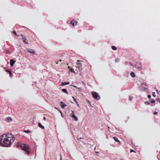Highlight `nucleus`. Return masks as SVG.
I'll return each instance as SVG.
<instances>
[{
    "instance_id": "obj_34",
    "label": "nucleus",
    "mask_w": 160,
    "mask_h": 160,
    "mask_svg": "<svg viewBox=\"0 0 160 160\" xmlns=\"http://www.w3.org/2000/svg\"><path fill=\"white\" fill-rule=\"evenodd\" d=\"M43 119L44 120H46V118L45 117H44L43 118Z\"/></svg>"
},
{
    "instance_id": "obj_36",
    "label": "nucleus",
    "mask_w": 160,
    "mask_h": 160,
    "mask_svg": "<svg viewBox=\"0 0 160 160\" xmlns=\"http://www.w3.org/2000/svg\"><path fill=\"white\" fill-rule=\"evenodd\" d=\"M88 102L89 103L90 105V103L89 101L88 100Z\"/></svg>"
},
{
    "instance_id": "obj_24",
    "label": "nucleus",
    "mask_w": 160,
    "mask_h": 160,
    "mask_svg": "<svg viewBox=\"0 0 160 160\" xmlns=\"http://www.w3.org/2000/svg\"><path fill=\"white\" fill-rule=\"evenodd\" d=\"M155 102V101L154 99H152L151 100V102L152 103H154Z\"/></svg>"
},
{
    "instance_id": "obj_10",
    "label": "nucleus",
    "mask_w": 160,
    "mask_h": 160,
    "mask_svg": "<svg viewBox=\"0 0 160 160\" xmlns=\"http://www.w3.org/2000/svg\"><path fill=\"white\" fill-rule=\"evenodd\" d=\"M15 61L13 59H12L10 60V64L11 66H13L15 63Z\"/></svg>"
},
{
    "instance_id": "obj_38",
    "label": "nucleus",
    "mask_w": 160,
    "mask_h": 160,
    "mask_svg": "<svg viewBox=\"0 0 160 160\" xmlns=\"http://www.w3.org/2000/svg\"><path fill=\"white\" fill-rule=\"evenodd\" d=\"M96 153H99V152H95Z\"/></svg>"
},
{
    "instance_id": "obj_25",
    "label": "nucleus",
    "mask_w": 160,
    "mask_h": 160,
    "mask_svg": "<svg viewBox=\"0 0 160 160\" xmlns=\"http://www.w3.org/2000/svg\"><path fill=\"white\" fill-rule=\"evenodd\" d=\"M152 96L153 97H155L156 95H155V92H153L152 93Z\"/></svg>"
},
{
    "instance_id": "obj_21",
    "label": "nucleus",
    "mask_w": 160,
    "mask_h": 160,
    "mask_svg": "<svg viewBox=\"0 0 160 160\" xmlns=\"http://www.w3.org/2000/svg\"><path fill=\"white\" fill-rule=\"evenodd\" d=\"M72 98L73 99L74 101L75 102H76V103H78V102L77 101H76V99L73 96H72Z\"/></svg>"
},
{
    "instance_id": "obj_22",
    "label": "nucleus",
    "mask_w": 160,
    "mask_h": 160,
    "mask_svg": "<svg viewBox=\"0 0 160 160\" xmlns=\"http://www.w3.org/2000/svg\"><path fill=\"white\" fill-rule=\"evenodd\" d=\"M145 104L146 105H148L150 104V102L148 101L145 102Z\"/></svg>"
},
{
    "instance_id": "obj_20",
    "label": "nucleus",
    "mask_w": 160,
    "mask_h": 160,
    "mask_svg": "<svg viewBox=\"0 0 160 160\" xmlns=\"http://www.w3.org/2000/svg\"><path fill=\"white\" fill-rule=\"evenodd\" d=\"M6 72H8V73H9L10 74V75H12V72L10 71L9 70H6Z\"/></svg>"
},
{
    "instance_id": "obj_28",
    "label": "nucleus",
    "mask_w": 160,
    "mask_h": 160,
    "mask_svg": "<svg viewBox=\"0 0 160 160\" xmlns=\"http://www.w3.org/2000/svg\"><path fill=\"white\" fill-rule=\"evenodd\" d=\"M130 152H135L132 149H131L130 150Z\"/></svg>"
},
{
    "instance_id": "obj_11",
    "label": "nucleus",
    "mask_w": 160,
    "mask_h": 160,
    "mask_svg": "<svg viewBox=\"0 0 160 160\" xmlns=\"http://www.w3.org/2000/svg\"><path fill=\"white\" fill-rule=\"evenodd\" d=\"M69 83H70V82H63L61 83V85L62 86H63L65 85L69 84Z\"/></svg>"
},
{
    "instance_id": "obj_35",
    "label": "nucleus",
    "mask_w": 160,
    "mask_h": 160,
    "mask_svg": "<svg viewBox=\"0 0 160 160\" xmlns=\"http://www.w3.org/2000/svg\"><path fill=\"white\" fill-rule=\"evenodd\" d=\"M141 66L140 65V66H138V68H141Z\"/></svg>"
},
{
    "instance_id": "obj_40",
    "label": "nucleus",
    "mask_w": 160,
    "mask_h": 160,
    "mask_svg": "<svg viewBox=\"0 0 160 160\" xmlns=\"http://www.w3.org/2000/svg\"><path fill=\"white\" fill-rule=\"evenodd\" d=\"M59 61H60V62H61V61H62V60H61V59H60V60H59Z\"/></svg>"
},
{
    "instance_id": "obj_5",
    "label": "nucleus",
    "mask_w": 160,
    "mask_h": 160,
    "mask_svg": "<svg viewBox=\"0 0 160 160\" xmlns=\"http://www.w3.org/2000/svg\"><path fill=\"white\" fill-rule=\"evenodd\" d=\"M20 36L22 38V39H23L22 41L24 43L28 44V43L26 42V41H28V40L26 38L24 37V36L23 34H21L20 35Z\"/></svg>"
},
{
    "instance_id": "obj_3",
    "label": "nucleus",
    "mask_w": 160,
    "mask_h": 160,
    "mask_svg": "<svg viewBox=\"0 0 160 160\" xmlns=\"http://www.w3.org/2000/svg\"><path fill=\"white\" fill-rule=\"evenodd\" d=\"M83 62V61L78 60H77V62H76L77 65L76 66V68H77V69H78V70L79 72H80L82 69V63L80 62Z\"/></svg>"
},
{
    "instance_id": "obj_4",
    "label": "nucleus",
    "mask_w": 160,
    "mask_h": 160,
    "mask_svg": "<svg viewBox=\"0 0 160 160\" xmlns=\"http://www.w3.org/2000/svg\"><path fill=\"white\" fill-rule=\"evenodd\" d=\"M92 94L93 98L96 100H98L100 99V96L98 93L93 91L92 92Z\"/></svg>"
},
{
    "instance_id": "obj_32",
    "label": "nucleus",
    "mask_w": 160,
    "mask_h": 160,
    "mask_svg": "<svg viewBox=\"0 0 160 160\" xmlns=\"http://www.w3.org/2000/svg\"><path fill=\"white\" fill-rule=\"evenodd\" d=\"M151 96L150 95H148V98H151Z\"/></svg>"
},
{
    "instance_id": "obj_41",
    "label": "nucleus",
    "mask_w": 160,
    "mask_h": 160,
    "mask_svg": "<svg viewBox=\"0 0 160 160\" xmlns=\"http://www.w3.org/2000/svg\"><path fill=\"white\" fill-rule=\"evenodd\" d=\"M60 112L62 114V112H61V111H60Z\"/></svg>"
},
{
    "instance_id": "obj_42",
    "label": "nucleus",
    "mask_w": 160,
    "mask_h": 160,
    "mask_svg": "<svg viewBox=\"0 0 160 160\" xmlns=\"http://www.w3.org/2000/svg\"><path fill=\"white\" fill-rule=\"evenodd\" d=\"M56 108V109H58V108Z\"/></svg>"
},
{
    "instance_id": "obj_13",
    "label": "nucleus",
    "mask_w": 160,
    "mask_h": 160,
    "mask_svg": "<svg viewBox=\"0 0 160 160\" xmlns=\"http://www.w3.org/2000/svg\"><path fill=\"white\" fill-rule=\"evenodd\" d=\"M71 117L73 118L75 121H77L78 120V118L74 115H73L72 116H71Z\"/></svg>"
},
{
    "instance_id": "obj_43",
    "label": "nucleus",
    "mask_w": 160,
    "mask_h": 160,
    "mask_svg": "<svg viewBox=\"0 0 160 160\" xmlns=\"http://www.w3.org/2000/svg\"><path fill=\"white\" fill-rule=\"evenodd\" d=\"M121 160H123L122 159Z\"/></svg>"
},
{
    "instance_id": "obj_37",
    "label": "nucleus",
    "mask_w": 160,
    "mask_h": 160,
    "mask_svg": "<svg viewBox=\"0 0 160 160\" xmlns=\"http://www.w3.org/2000/svg\"><path fill=\"white\" fill-rule=\"evenodd\" d=\"M58 62H56V64H58Z\"/></svg>"
},
{
    "instance_id": "obj_39",
    "label": "nucleus",
    "mask_w": 160,
    "mask_h": 160,
    "mask_svg": "<svg viewBox=\"0 0 160 160\" xmlns=\"http://www.w3.org/2000/svg\"><path fill=\"white\" fill-rule=\"evenodd\" d=\"M108 131H109V127H108Z\"/></svg>"
},
{
    "instance_id": "obj_14",
    "label": "nucleus",
    "mask_w": 160,
    "mask_h": 160,
    "mask_svg": "<svg viewBox=\"0 0 160 160\" xmlns=\"http://www.w3.org/2000/svg\"><path fill=\"white\" fill-rule=\"evenodd\" d=\"M130 75L132 78H134L135 77V75L133 72H131L130 73Z\"/></svg>"
},
{
    "instance_id": "obj_8",
    "label": "nucleus",
    "mask_w": 160,
    "mask_h": 160,
    "mask_svg": "<svg viewBox=\"0 0 160 160\" xmlns=\"http://www.w3.org/2000/svg\"><path fill=\"white\" fill-rule=\"evenodd\" d=\"M60 103L61 107L62 109L64 108L67 106L64 103L62 102H61Z\"/></svg>"
},
{
    "instance_id": "obj_19",
    "label": "nucleus",
    "mask_w": 160,
    "mask_h": 160,
    "mask_svg": "<svg viewBox=\"0 0 160 160\" xmlns=\"http://www.w3.org/2000/svg\"><path fill=\"white\" fill-rule=\"evenodd\" d=\"M70 71H71V72H73L74 73H75V71L74 70V69L72 68H71L70 69Z\"/></svg>"
},
{
    "instance_id": "obj_27",
    "label": "nucleus",
    "mask_w": 160,
    "mask_h": 160,
    "mask_svg": "<svg viewBox=\"0 0 160 160\" xmlns=\"http://www.w3.org/2000/svg\"><path fill=\"white\" fill-rule=\"evenodd\" d=\"M24 132H27V133H29L30 132V131H29V130H27V131L25 130L24 131Z\"/></svg>"
},
{
    "instance_id": "obj_33",
    "label": "nucleus",
    "mask_w": 160,
    "mask_h": 160,
    "mask_svg": "<svg viewBox=\"0 0 160 160\" xmlns=\"http://www.w3.org/2000/svg\"><path fill=\"white\" fill-rule=\"evenodd\" d=\"M60 160H62V157H61V154H60Z\"/></svg>"
},
{
    "instance_id": "obj_9",
    "label": "nucleus",
    "mask_w": 160,
    "mask_h": 160,
    "mask_svg": "<svg viewBox=\"0 0 160 160\" xmlns=\"http://www.w3.org/2000/svg\"><path fill=\"white\" fill-rule=\"evenodd\" d=\"M27 52H29L30 53L32 54H35V51L33 49H28L27 50Z\"/></svg>"
},
{
    "instance_id": "obj_7",
    "label": "nucleus",
    "mask_w": 160,
    "mask_h": 160,
    "mask_svg": "<svg viewBox=\"0 0 160 160\" xmlns=\"http://www.w3.org/2000/svg\"><path fill=\"white\" fill-rule=\"evenodd\" d=\"M12 119L10 117H8L6 118L5 121L7 122H10L12 121Z\"/></svg>"
},
{
    "instance_id": "obj_12",
    "label": "nucleus",
    "mask_w": 160,
    "mask_h": 160,
    "mask_svg": "<svg viewBox=\"0 0 160 160\" xmlns=\"http://www.w3.org/2000/svg\"><path fill=\"white\" fill-rule=\"evenodd\" d=\"M113 138L114 139V140L116 142H118L119 143H120V142L118 140V138L115 137H113Z\"/></svg>"
},
{
    "instance_id": "obj_6",
    "label": "nucleus",
    "mask_w": 160,
    "mask_h": 160,
    "mask_svg": "<svg viewBox=\"0 0 160 160\" xmlns=\"http://www.w3.org/2000/svg\"><path fill=\"white\" fill-rule=\"evenodd\" d=\"M77 21L75 20L74 19H73L72 20L71 22V24L73 26H74L76 25L77 24Z\"/></svg>"
},
{
    "instance_id": "obj_15",
    "label": "nucleus",
    "mask_w": 160,
    "mask_h": 160,
    "mask_svg": "<svg viewBox=\"0 0 160 160\" xmlns=\"http://www.w3.org/2000/svg\"><path fill=\"white\" fill-rule=\"evenodd\" d=\"M38 126H39L41 128H42V129H44V127L42 126V124H41V123H38Z\"/></svg>"
},
{
    "instance_id": "obj_17",
    "label": "nucleus",
    "mask_w": 160,
    "mask_h": 160,
    "mask_svg": "<svg viewBox=\"0 0 160 160\" xmlns=\"http://www.w3.org/2000/svg\"><path fill=\"white\" fill-rule=\"evenodd\" d=\"M111 48L113 50H116L117 48L114 46H112L111 47Z\"/></svg>"
},
{
    "instance_id": "obj_2",
    "label": "nucleus",
    "mask_w": 160,
    "mask_h": 160,
    "mask_svg": "<svg viewBox=\"0 0 160 160\" xmlns=\"http://www.w3.org/2000/svg\"><path fill=\"white\" fill-rule=\"evenodd\" d=\"M20 146L22 148V149L24 151L27 153L29 154L30 153L28 151L29 147L28 145L24 144H21Z\"/></svg>"
},
{
    "instance_id": "obj_30",
    "label": "nucleus",
    "mask_w": 160,
    "mask_h": 160,
    "mask_svg": "<svg viewBox=\"0 0 160 160\" xmlns=\"http://www.w3.org/2000/svg\"><path fill=\"white\" fill-rule=\"evenodd\" d=\"M157 101H158V102H160V98H158L156 99Z\"/></svg>"
},
{
    "instance_id": "obj_29",
    "label": "nucleus",
    "mask_w": 160,
    "mask_h": 160,
    "mask_svg": "<svg viewBox=\"0 0 160 160\" xmlns=\"http://www.w3.org/2000/svg\"><path fill=\"white\" fill-rule=\"evenodd\" d=\"M156 92H157V94H159L158 90H156Z\"/></svg>"
},
{
    "instance_id": "obj_16",
    "label": "nucleus",
    "mask_w": 160,
    "mask_h": 160,
    "mask_svg": "<svg viewBox=\"0 0 160 160\" xmlns=\"http://www.w3.org/2000/svg\"><path fill=\"white\" fill-rule=\"evenodd\" d=\"M62 91L65 93H66L67 94H68V92H67V90L66 89H62Z\"/></svg>"
},
{
    "instance_id": "obj_23",
    "label": "nucleus",
    "mask_w": 160,
    "mask_h": 160,
    "mask_svg": "<svg viewBox=\"0 0 160 160\" xmlns=\"http://www.w3.org/2000/svg\"><path fill=\"white\" fill-rule=\"evenodd\" d=\"M129 100L130 101H131L132 100V97L131 96H129Z\"/></svg>"
},
{
    "instance_id": "obj_31",
    "label": "nucleus",
    "mask_w": 160,
    "mask_h": 160,
    "mask_svg": "<svg viewBox=\"0 0 160 160\" xmlns=\"http://www.w3.org/2000/svg\"><path fill=\"white\" fill-rule=\"evenodd\" d=\"M157 112H154V115H155V114H157Z\"/></svg>"
},
{
    "instance_id": "obj_26",
    "label": "nucleus",
    "mask_w": 160,
    "mask_h": 160,
    "mask_svg": "<svg viewBox=\"0 0 160 160\" xmlns=\"http://www.w3.org/2000/svg\"><path fill=\"white\" fill-rule=\"evenodd\" d=\"M71 116H72L73 115H74V112L73 111H72V113H71Z\"/></svg>"
},
{
    "instance_id": "obj_1",
    "label": "nucleus",
    "mask_w": 160,
    "mask_h": 160,
    "mask_svg": "<svg viewBox=\"0 0 160 160\" xmlns=\"http://www.w3.org/2000/svg\"><path fill=\"white\" fill-rule=\"evenodd\" d=\"M15 140V138L11 133H5L0 136V144L3 147H9Z\"/></svg>"
},
{
    "instance_id": "obj_18",
    "label": "nucleus",
    "mask_w": 160,
    "mask_h": 160,
    "mask_svg": "<svg viewBox=\"0 0 160 160\" xmlns=\"http://www.w3.org/2000/svg\"><path fill=\"white\" fill-rule=\"evenodd\" d=\"M12 33L15 35H16L18 37L19 36L17 34L15 31L14 30L12 31Z\"/></svg>"
}]
</instances>
